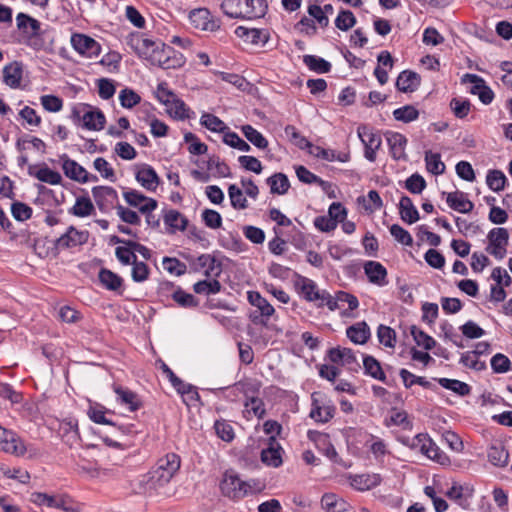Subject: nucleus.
Returning a JSON list of instances; mask_svg holds the SVG:
<instances>
[{
	"label": "nucleus",
	"instance_id": "11",
	"mask_svg": "<svg viewBox=\"0 0 512 512\" xmlns=\"http://www.w3.org/2000/svg\"><path fill=\"white\" fill-rule=\"evenodd\" d=\"M72 115L74 118L81 119L83 127L87 130H101L106 122L103 112L99 109L93 110L89 105H82L81 109L74 108Z\"/></svg>",
	"mask_w": 512,
	"mask_h": 512
},
{
	"label": "nucleus",
	"instance_id": "61",
	"mask_svg": "<svg viewBox=\"0 0 512 512\" xmlns=\"http://www.w3.org/2000/svg\"><path fill=\"white\" fill-rule=\"evenodd\" d=\"M207 169L215 170V175L219 177H230L231 172L229 166L217 156L209 157L207 161Z\"/></svg>",
	"mask_w": 512,
	"mask_h": 512
},
{
	"label": "nucleus",
	"instance_id": "13",
	"mask_svg": "<svg viewBox=\"0 0 512 512\" xmlns=\"http://www.w3.org/2000/svg\"><path fill=\"white\" fill-rule=\"evenodd\" d=\"M357 134L364 145V156L370 161L376 160V152L382 145V138L379 133L371 131L367 126L358 127Z\"/></svg>",
	"mask_w": 512,
	"mask_h": 512
},
{
	"label": "nucleus",
	"instance_id": "30",
	"mask_svg": "<svg viewBox=\"0 0 512 512\" xmlns=\"http://www.w3.org/2000/svg\"><path fill=\"white\" fill-rule=\"evenodd\" d=\"M418 440L423 442L422 453L428 458L437 461L438 463H445L448 460L447 456L440 451L439 447L428 437L427 434H418Z\"/></svg>",
	"mask_w": 512,
	"mask_h": 512
},
{
	"label": "nucleus",
	"instance_id": "9",
	"mask_svg": "<svg viewBox=\"0 0 512 512\" xmlns=\"http://www.w3.org/2000/svg\"><path fill=\"white\" fill-rule=\"evenodd\" d=\"M161 44L162 42H155L140 33L130 34L127 39V45L137 53L139 57L145 59L150 64L152 56L158 51Z\"/></svg>",
	"mask_w": 512,
	"mask_h": 512
},
{
	"label": "nucleus",
	"instance_id": "33",
	"mask_svg": "<svg viewBox=\"0 0 512 512\" xmlns=\"http://www.w3.org/2000/svg\"><path fill=\"white\" fill-rule=\"evenodd\" d=\"M22 64L14 61L3 68V81L4 83L16 89L20 86L22 80Z\"/></svg>",
	"mask_w": 512,
	"mask_h": 512
},
{
	"label": "nucleus",
	"instance_id": "29",
	"mask_svg": "<svg viewBox=\"0 0 512 512\" xmlns=\"http://www.w3.org/2000/svg\"><path fill=\"white\" fill-rule=\"evenodd\" d=\"M205 269L204 275L207 278L218 277L222 272L221 263L210 254H201L196 260L195 270Z\"/></svg>",
	"mask_w": 512,
	"mask_h": 512
},
{
	"label": "nucleus",
	"instance_id": "48",
	"mask_svg": "<svg viewBox=\"0 0 512 512\" xmlns=\"http://www.w3.org/2000/svg\"><path fill=\"white\" fill-rule=\"evenodd\" d=\"M48 507L61 509L65 512H79L73 500L66 495H51Z\"/></svg>",
	"mask_w": 512,
	"mask_h": 512
},
{
	"label": "nucleus",
	"instance_id": "50",
	"mask_svg": "<svg viewBox=\"0 0 512 512\" xmlns=\"http://www.w3.org/2000/svg\"><path fill=\"white\" fill-rule=\"evenodd\" d=\"M173 387L184 397V402L200 401V395L197 388L191 384L185 383L182 379H180V384L174 383Z\"/></svg>",
	"mask_w": 512,
	"mask_h": 512
},
{
	"label": "nucleus",
	"instance_id": "34",
	"mask_svg": "<svg viewBox=\"0 0 512 512\" xmlns=\"http://www.w3.org/2000/svg\"><path fill=\"white\" fill-rule=\"evenodd\" d=\"M164 224L169 228V233H175L177 230L184 231L188 226V219L179 211L171 209L163 216Z\"/></svg>",
	"mask_w": 512,
	"mask_h": 512
},
{
	"label": "nucleus",
	"instance_id": "1",
	"mask_svg": "<svg viewBox=\"0 0 512 512\" xmlns=\"http://www.w3.org/2000/svg\"><path fill=\"white\" fill-rule=\"evenodd\" d=\"M222 12L232 19H256L265 15L266 0H224L221 3Z\"/></svg>",
	"mask_w": 512,
	"mask_h": 512
},
{
	"label": "nucleus",
	"instance_id": "46",
	"mask_svg": "<svg viewBox=\"0 0 512 512\" xmlns=\"http://www.w3.org/2000/svg\"><path fill=\"white\" fill-rule=\"evenodd\" d=\"M425 163L427 171L433 175H440L445 171V164L441 161V156L439 153L426 151Z\"/></svg>",
	"mask_w": 512,
	"mask_h": 512
},
{
	"label": "nucleus",
	"instance_id": "64",
	"mask_svg": "<svg viewBox=\"0 0 512 512\" xmlns=\"http://www.w3.org/2000/svg\"><path fill=\"white\" fill-rule=\"evenodd\" d=\"M450 108L452 109L455 117L463 119L469 114L471 103L468 99L452 98L450 101Z\"/></svg>",
	"mask_w": 512,
	"mask_h": 512
},
{
	"label": "nucleus",
	"instance_id": "49",
	"mask_svg": "<svg viewBox=\"0 0 512 512\" xmlns=\"http://www.w3.org/2000/svg\"><path fill=\"white\" fill-rule=\"evenodd\" d=\"M172 299L183 308L197 307L199 304L198 300L192 294L185 292L179 286L173 290Z\"/></svg>",
	"mask_w": 512,
	"mask_h": 512
},
{
	"label": "nucleus",
	"instance_id": "25",
	"mask_svg": "<svg viewBox=\"0 0 512 512\" xmlns=\"http://www.w3.org/2000/svg\"><path fill=\"white\" fill-rule=\"evenodd\" d=\"M386 139L392 158L395 160H405V147L407 145V138L398 132H387Z\"/></svg>",
	"mask_w": 512,
	"mask_h": 512
},
{
	"label": "nucleus",
	"instance_id": "22",
	"mask_svg": "<svg viewBox=\"0 0 512 512\" xmlns=\"http://www.w3.org/2000/svg\"><path fill=\"white\" fill-rule=\"evenodd\" d=\"M364 272L370 283L383 287L388 284L387 269L377 261H367Z\"/></svg>",
	"mask_w": 512,
	"mask_h": 512
},
{
	"label": "nucleus",
	"instance_id": "6",
	"mask_svg": "<svg viewBox=\"0 0 512 512\" xmlns=\"http://www.w3.org/2000/svg\"><path fill=\"white\" fill-rule=\"evenodd\" d=\"M248 302L257 308V310L250 312L249 319L255 325L266 326L269 317H271L275 309L258 291L247 292Z\"/></svg>",
	"mask_w": 512,
	"mask_h": 512
},
{
	"label": "nucleus",
	"instance_id": "17",
	"mask_svg": "<svg viewBox=\"0 0 512 512\" xmlns=\"http://www.w3.org/2000/svg\"><path fill=\"white\" fill-rule=\"evenodd\" d=\"M191 24L203 31H216L220 28V21L212 16L206 8L194 9L189 14Z\"/></svg>",
	"mask_w": 512,
	"mask_h": 512
},
{
	"label": "nucleus",
	"instance_id": "43",
	"mask_svg": "<svg viewBox=\"0 0 512 512\" xmlns=\"http://www.w3.org/2000/svg\"><path fill=\"white\" fill-rule=\"evenodd\" d=\"M95 208L90 198L78 197L69 213L77 217H87L94 212Z\"/></svg>",
	"mask_w": 512,
	"mask_h": 512
},
{
	"label": "nucleus",
	"instance_id": "3",
	"mask_svg": "<svg viewBox=\"0 0 512 512\" xmlns=\"http://www.w3.org/2000/svg\"><path fill=\"white\" fill-rule=\"evenodd\" d=\"M155 96L159 102L167 107V112L175 119H190L193 111L181 100L172 90L168 88L166 82L158 84Z\"/></svg>",
	"mask_w": 512,
	"mask_h": 512
},
{
	"label": "nucleus",
	"instance_id": "42",
	"mask_svg": "<svg viewBox=\"0 0 512 512\" xmlns=\"http://www.w3.org/2000/svg\"><path fill=\"white\" fill-rule=\"evenodd\" d=\"M303 63L311 70L316 73L324 74L331 70L330 62L315 55H304Z\"/></svg>",
	"mask_w": 512,
	"mask_h": 512
},
{
	"label": "nucleus",
	"instance_id": "58",
	"mask_svg": "<svg viewBox=\"0 0 512 512\" xmlns=\"http://www.w3.org/2000/svg\"><path fill=\"white\" fill-rule=\"evenodd\" d=\"M223 142L228 146L238 149L243 152H248L251 150L250 145L244 141L239 135L235 132L227 131L223 136Z\"/></svg>",
	"mask_w": 512,
	"mask_h": 512
},
{
	"label": "nucleus",
	"instance_id": "7",
	"mask_svg": "<svg viewBox=\"0 0 512 512\" xmlns=\"http://www.w3.org/2000/svg\"><path fill=\"white\" fill-rule=\"evenodd\" d=\"M185 64L183 54L176 51L169 45L161 44L158 51L151 58V65L158 66L162 69H177Z\"/></svg>",
	"mask_w": 512,
	"mask_h": 512
},
{
	"label": "nucleus",
	"instance_id": "26",
	"mask_svg": "<svg viewBox=\"0 0 512 512\" xmlns=\"http://www.w3.org/2000/svg\"><path fill=\"white\" fill-rule=\"evenodd\" d=\"M113 390L117 395V401H119L120 404L127 406L131 412L137 411L141 408L142 402L139 396L132 390L119 385H114Z\"/></svg>",
	"mask_w": 512,
	"mask_h": 512
},
{
	"label": "nucleus",
	"instance_id": "4",
	"mask_svg": "<svg viewBox=\"0 0 512 512\" xmlns=\"http://www.w3.org/2000/svg\"><path fill=\"white\" fill-rule=\"evenodd\" d=\"M180 457L175 453H168L157 461L156 467L150 472L151 480L163 486L170 482L180 468Z\"/></svg>",
	"mask_w": 512,
	"mask_h": 512
},
{
	"label": "nucleus",
	"instance_id": "16",
	"mask_svg": "<svg viewBox=\"0 0 512 512\" xmlns=\"http://www.w3.org/2000/svg\"><path fill=\"white\" fill-rule=\"evenodd\" d=\"M336 408L329 400L319 399L317 393L312 394V408L309 416L319 423H327L335 414Z\"/></svg>",
	"mask_w": 512,
	"mask_h": 512
},
{
	"label": "nucleus",
	"instance_id": "10",
	"mask_svg": "<svg viewBox=\"0 0 512 512\" xmlns=\"http://www.w3.org/2000/svg\"><path fill=\"white\" fill-rule=\"evenodd\" d=\"M220 488L224 495L233 499H241L254 492L250 482H245L236 475H225Z\"/></svg>",
	"mask_w": 512,
	"mask_h": 512
},
{
	"label": "nucleus",
	"instance_id": "37",
	"mask_svg": "<svg viewBox=\"0 0 512 512\" xmlns=\"http://www.w3.org/2000/svg\"><path fill=\"white\" fill-rule=\"evenodd\" d=\"M363 368L366 375H369L370 377L381 382H386V375L381 367L380 362L375 357L365 355L363 357Z\"/></svg>",
	"mask_w": 512,
	"mask_h": 512
},
{
	"label": "nucleus",
	"instance_id": "31",
	"mask_svg": "<svg viewBox=\"0 0 512 512\" xmlns=\"http://www.w3.org/2000/svg\"><path fill=\"white\" fill-rule=\"evenodd\" d=\"M446 201L451 209L460 213H469L474 208V204L461 191L447 193Z\"/></svg>",
	"mask_w": 512,
	"mask_h": 512
},
{
	"label": "nucleus",
	"instance_id": "27",
	"mask_svg": "<svg viewBox=\"0 0 512 512\" xmlns=\"http://www.w3.org/2000/svg\"><path fill=\"white\" fill-rule=\"evenodd\" d=\"M420 84V75L411 70L402 71L396 80L397 89L405 93L416 91Z\"/></svg>",
	"mask_w": 512,
	"mask_h": 512
},
{
	"label": "nucleus",
	"instance_id": "14",
	"mask_svg": "<svg viewBox=\"0 0 512 512\" xmlns=\"http://www.w3.org/2000/svg\"><path fill=\"white\" fill-rule=\"evenodd\" d=\"M71 45L75 51L87 58L98 57L101 53V45L95 39L85 34H72Z\"/></svg>",
	"mask_w": 512,
	"mask_h": 512
},
{
	"label": "nucleus",
	"instance_id": "21",
	"mask_svg": "<svg viewBox=\"0 0 512 512\" xmlns=\"http://www.w3.org/2000/svg\"><path fill=\"white\" fill-rule=\"evenodd\" d=\"M345 304H347L349 310L353 311L358 308L359 301L356 296L345 291H338L334 297L328 292V300H326L325 305L331 311L341 309Z\"/></svg>",
	"mask_w": 512,
	"mask_h": 512
},
{
	"label": "nucleus",
	"instance_id": "38",
	"mask_svg": "<svg viewBox=\"0 0 512 512\" xmlns=\"http://www.w3.org/2000/svg\"><path fill=\"white\" fill-rule=\"evenodd\" d=\"M321 506L326 512H345L349 504L335 494L326 493L321 498Z\"/></svg>",
	"mask_w": 512,
	"mask_h": 512
},
{
	"label": "nucleus",
	"instance_id": "44",
	"mask_svg": "<svg viewBox=\"0 0 512 512\" xmlns=\"http://www.w3.org/2000/svg\"><path fill=\"white\" fill-rule=\"evenodd\" d=\"M438 383L445 389L451 390L459 396H467L471 392L470 386L456 379L439 378Z\"/></svg>",
	"mask_w": 512,
	"mask_h": 512
},
{
	"label": "nucleus",
	"instance_id": "20",
	"mask_svg": "<svg viewBox=\"0 0 512 512\" xmlns=\"http://www.w3.org/2000/svg\"><path fill=\"white\" fill-rule=\"evenodd\" d=\"M135 178L143 188L152 192L157 189L160 183V178L155 169L148 164H142L138 167Z\"/></svg>",
	"mask_w": 512,
	"mask_h": 512
},
{
	"label": "nucleus",
	"instance_id": "41",
	"mask_svg": "<svg viewBox=\"0 0 512 512\" xmlns=\"http://www.w3.org/2000/svg\"><path fill=\"white\" fill-rule=\"evenodd\" d=\"M241 131L245 138L257 148L266 149L268 147V140L253 126L243 125Z\"/></svg>",
	"mask_w": 512,
	"mask_h": 512
},
{
	"label": "nucleus",
	"instance_id": "47",
	"mask_svg": "<svg viewBox=\"0 0 512 512\" xmlns=\"http://www.w3.org/2000/svg\"><path fill=\"white\" fill-rule=\"evenodd\" d=\"M200 123L212 132L223 133L225 130H228L227 125L219 117L211 113H203L200 118Z\"/></svg>",
	"mask_w": 512,
	"mask_h": 512
},
{
	"label": "nucleus",
	"instance_id": "36",
	"mask_svg": "<svg viewBox=\"0 0 512 512\" xmlns=\"http://www.w3.org/2000/svg\"><path fill=\"white\" fill-rule=\"evenodd\" d=\"M399 214L401 219L408 224H413L419 220L418 210L412 200L406 195H403L400 199Z\"/></svg>",
	"mask_w": 512,
	"mask_h": 512
},
{
	"label": "nucleus",
	"instance_id": "24",
	"mask_svg": "<svg viewBox=\"0 0 512 512\" xmlns=\"http://www.w3.org/2000/svg\"><path fill=\"white\" fill-rule=\"evenodd\" d=\"M328 357L331 362L335 364H341L343 366H348L350 369H353L355 366H359L356 356L353 350L350 348H331L328 351Z\"/></svg>",
	"mask_w": 512,
	"mask_h": 512
},
{
	"label": "nucleus",
	"instance_id": "59",
	"mask_svg": "<svg viewBox=\"0 0 512 512\" xmlns=\"http://www.w3.org/2000/svg\"><path fill=\"white\" fill-rule=\"evenodd\" d=\"M214 429L217 436L223 441L231 442L235 437L232 425L226 420L215 421Z\"/></svg>",
	"mask_w": 512,
	"mask_h": 512
},
{
	"label": "nucleus",
	"instance_id": "52",
	"mask_svg": "<svg viewBox=\"0 0 512 512\" xmlns=\"http://www.w3.org/2000/svg\"><path fill=\"white\" fill-rule=\"evenodd\" d=\"M506 181L505 174L500 170H490L486 176L488 187L495 192L502 191L505 188Z\"/></svg>",
	"mask_w": 512,
	"mask_h": 512
},
{
	"label": "nucleus",
	"instance_id": "39",
	"mask_svg": "<svg viewBox=\"0 0 512 512\" xmlns=\"http://www.w3.org/2000/svg\"><path fill=\"white\" fill-rule=\"evenodd\" d=\"M272 194L283 195L287 193L290 183L288 177L283 173H275L266 180Z\"/></svg>",
	"mask_w": 512,
	"mask_h": 512
},
{
	"label": "nucleus",
	"instance_id": "55",
	"mask_svg": "<svg viewBox=\"0 0 512 512\" xmlns=\"http://www.w3.org/2000/svg\"><path fill=\"white\" fill-rule=\"evenodd\" d=\"M377 337L381 344L388 348H394L396 345V332L389 326L379 325Z\"/></svg>",
	"mask_w": 512,
	"mask_h": 512
},
{
	"label": "nucleus",
	"instance_id": "35",
	"mask_svg": "<svg viewBox=\"0 0 512 512\" xmlns=\"http://www.w3.org/2000/svg\"><path fill=\"white\" fill-rule=\"evenodd\" d=\"M235 33L238 37L243 38L246 42L251 44H265L268 41L267 33L256 28L249 29L239 26L236 28Z\"/></svg>",
	"mask_w": 512,
	"mask_h": 512
},
{
	"label": "nucleus",
	"instance_id": "56",
	"mask_svg": "<svg viewBox=\"0 0 512 512\" xmlns=\"http://www.w3.org/2000/svg\"><path fill=\"white\" fill-rule=\"evenodd\" d=\"M380 482L378 475H356L352 479V486L358 490H369L372 487H375Z\"/></svg>",
	"mask_w": 512,
	"mask_h": 512
},
{
	"label": "nucleus",
	"instance_id": "57",
	"mask_svg": "<svg viewBox=\"0 0 512 512\" xmlns=\"http://www.w3.org/2000/svg\"><path fill=\"white\" fill-rule=\"evenodd\" d=\"M94 169L98 171L101 176L111 182L116 181L115 171L110 163L103 157H98L93 162Z\"/></svg>",
	"mask_w": 512,
	"mask_h": 512
},
{
	"label": "nucleus",
	"instance_id": "32",
	"mask_svg": "<svg viewBox=\"0 0 512 512\" xmlns=\"http://www.w3.org/2000/svg\"><path fill=\"white\" fill-rule=\"evenodd\" d=\"M370 335V328L365 321L357 322L346 329V336L355 344H365Z\"/></svg>",
	"mask_w": 512,
	"mask_h": 512
},
{
	"label": "nucleus",
	"instance_id": "62",
	"mask_svg": "<svg viewBox=\"0 0 512 512\" xmlns=\"http://www.w3.org/2000/svg\"><path fill=\"white\" fill-rule=\"evenodd\" d=\"M356 24V17L350 10H340L335 19V26L342 31H347Z\"/></svg>",
	"mask_w": 512,
	"mask_h": 512
},
{
	"label": "nucleus",
	"instance_id": "8",
	"mask_svg": "<svg viewBox=\"0 0 512 512\" xmlns=\"http://www.w3.org/2000/svg\"><path fill=\"white\" fill-rule=\"evenodd\" d=\"M16 23L18 30L21 32L22 42L37 49L38 45L34 42V38L41 34V23L22 12L17 14Z\"/></svg>",
	"mask_w": 512,
	"mask_h": 512
},
{
	"label": "nucleus",
	"instance_id": "28",
	"mask_svg": "<svg viewBox=\"0 0 512 512\" xmlns=\"http://www.w3.org/2000/svg\"><path fill=\"white\" fill-rule=\"evenodd\" d=\"M101 285L109 291L118 294L123 293V279L113 271L107 268H101L98 274Z\"/></svg>",
	"mask_w": 512,
	"mask_h": 512
},
{
	"label": "nucleus",
	"instance_id": "5",
	"mask_svg": "<svg viewBox=\"0 0 512 512\" xmlns=\"http://www.w3.org/2000/svg\"><path fill=\"white\" fill-rule=\"evenodd\" d=\"M294 286L307 302H315L318 307H323L328 300V291L320 290L315 281L300 274H296Z\"/></svg>",
	"mask_w": 512,
	"mask_h": 512
},
{
	"label": "nucleus",
	"instance_id": "23",
	"mask_svg": "<svg viewBox=\"0 0 512 512\" xmlns=\"http://www.w3.org/2000/svg\"><path fill=\"white\" fill-rule=\"evenodd\" d=\"M282 448L274 436L268 438V447L261 452V461L271 467H279L282 464Z\"/></svg>",
	"mask_w": 512,
	"mask_h": 512
},
{
	"label": "nucleus",
	"instance_id": "51",
	"mask_svg": "<svg viewBox=\"0 0 512 512\" xmlns=\"http://www.w3.org/2000/svg\"><path fill=\"white\" fill-rule=\"evenodd\" d=\"M222 285L217 279L211 281L201 280L193 285V290L197 294H217L221 291Z\"/></svg>",
	"mask_w": 512,
	"mask_h": 512
},
{
	"label": "nucleus",
	"instance_id": "40",
	"mask_svg": "<svg viewBox=\"0 0 512 512\" xmlns=\"http://www.w3.org/2000/svg\"><path fill=\"white\" fill-rule=\"evenodd\" d=\"M488 460L491 464L498 467H503L508 463L509 454L500 443L491 445L488 449Z\"/></svg>",
	"mask_w": 512,
	"mask_h": 512
},
{
	"label": "nucleus",
	"instance_id": "2",
	"mask_svg": "<svg viewBox=\"0 0 512 512\" xmlns=\"http://www.w3.org/2000/svg\"><path fill=\"white\" fill-rule=\"evenodd\" d=\"M0 450L15 457L29 459L39 455V451L32 444H26L14 431L0 426Z\"/></svg>",
	"mask_w": 512,
	"mask_h": 512
},
{
	"label": "nucleus",
	"instance_id": "45",
	"mask_svg": "<svg viewBox=\"0 0 512 512\" xmlns=\"http://www.w3.org/2000/svg\"><path fill=\"white\" fill-rule=\"evenodd\" d=\"M228 195L230 198L231 206L236 210H244L248 208V201L242 191L241 188H239L235 184H231L228 187Z\"/></svg>",
	"mask_w": 512,
	"mask_h": 512
},
{
	"label": "nucleus",
	"instance_id": "60",
	"mask_svg": "<svg viewBox=\"0 0 512 512\" xmlns=\"http://www.w3.org/2000/svg\"><path fill=\"white\" fill-rule=\"evenodd\" d=\"M39 181L48 183L50 185H58L62 181V176L59 172L53 171L48 167L40 168L34 175Z\"/></svg>",
	"mask_w": 512,
	"mask_h": 512
},
{
	"label": "nucleus",
	"instance_id": "53",
	"mask_svg": "<svg viewBox=\"0 0 512 512\" xmlns=\"http://www.w3.org/2000/svg\"><path fill=\"white\" fill-rule=\"evenodd\" d=\"M411 335L416 344L425 350H431L436 345V341L417 326L411 327Z\"/></svg>",
	"mask_w": 512,
	"mask_h": 512
},
{
	"label": "nucleus",
	"instance_id": "19",
	"mask_svg": "<svg viewBox=\"0 0 512 512\" xmlns=\"http://www.w3.org/2000/svg\"><path fill=\"white\" fill-rule=\"evenodd\" d=\"M60 159L62 161V169L66 177L80 183H87L90 181V174L75 160L70 159L66 154H63Z\"/></svg>",
	"mask_w": 512,
	"mask_h": 512
},
{
	"label": "nucleus",
	"instance_id": "54",
	"mask_svg": "<svg viewBox=\"0 0 512 512\" xmlns=\"http://www.w3.org/2000/svg\"><path fill=\"white\" fill-rule=\"evenodd\" d=\"M395 120L404 123H409L416 120L419 116V111L412 105H405L393 111Z\"/></svg>",
	"mask_w": 512,
	"mask_h": 512
},
{
	"label": "nucleus",
	"instance_id": "18",
	"mask_svg": "<svg viewBox=\"0 0 512 512\" xmlns=\"http://www.w3.org/2000/svg\"><path fill=\"white\" fill-rule=\"evenodd\" d=\"M88 238V231H80L74 226H70L66 233L56 240V246L61 249L73 248L85 244L88 241Z\"/></svg>",
	"mask_w": 512,
	"mask_h": 512
},
{
	"label": "nucleus",
	"instance_id": "12",
	"mask_svg": "<svg viewBox=\"0 0 512 512\" xmlns=\"http://www.w3.org/2000/svg\"><path fill=\"white\" fill-rule=\"evenodd\" d=\"M489 245L486 251L496 259H503L506 255V246L508 245L509 233L506 228H493L489 231Z\"/></svg>",
	"mask_w": 512,
	"mask_h": 512
},
{
	"label": "nucleus",
	"instance_id": "63",
	"mask_svg": "<svg viewBox=\"0 0 512 512\" xmlns=\"http://www.w3.org/2000/svg\"><path fill=\"white\" fill-rule=\"evenodd\" d=\"M119 100L122 107L131 109L140 103L141 97L133 89L124 88L119 93Z\"/></svg>",
	"mask_w": 512,
	"mask_h": 512
},
{
	"label": "nucleus",
	"instance_id": "15",
	"mask_svg": "<svg viewBox=\"0 0 512 512\" xmlns=\"http://www.w3.org/2000/svg\"><path fill=\"white\" fill-rule=\"evenodd\" d=\"M92 195L99 210L107 213L118 205V193L110 186H95Z\"/></svg>",
	"mask_w": 512,
	"mask_h": 512
}]
</instances>
